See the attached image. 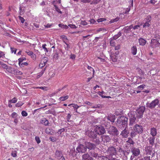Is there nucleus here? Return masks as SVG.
I'll return each instance as SVG.
<instances>
[{"label": "nucleus", "mask_w": 160, "mask_h": 160, "mask_svg": "<svg viewBox=\"0 0 160 160\" xmlns=\"http://www.w3.org/2000/svg\"><path fill=\"white\" fill-rule=\"evenodd\" d=\"M128 118L124 116L119 117L117 120V126L120 129L127 128L128 126Z\"/></svg>", "instance_id": "1"}, {"label": "nucleus", "mask_w": 160, "mask_h": 160, "mask_svg": "<svg viewBox=\"0 0 160 160\" xmlns=\"http://www.w3.org/2000/svg\"><path fill=\"white\" fill-rule=\"evenodd\" d=\"M106 152L108 154V160L112 158L113 157V156L115 155L117 153V151L116 148L113 146L108 148Z\"/></svg>", "instance_id": "2"}, {"label": "nucleus", "mask_w": 160, "mask_h": 160, "mask_svg": "<svg viewBox=\"0 0 160 160\" xmlns=\"http://www.w3.org/2000/svg\"><path fill=\"white\" fill-rule=\"evenodd\" d=\"M145 109V108L144 106H142L139 108L137 110L136 113L137 117L139 118H142Z\"/></svg>", "instance_id": "3"}, {"label": "nucleus", "mask_w": 160, "mask_h": 160, "mask_svg": "<svg viewBox=\"0 0 160 160\" xmlns=\"http://www.w3.org/2000/svg\"><path fill=\"white\" fill-rule=\"evenodd\" d=\"M95 132L98 134L102 135L105 133L106 131L104 128L102 126H96L94 129Z\"/></svg>", "instance_id": "4"}, {"label": "nucleus", "mask_w": 160, "mask_h": 160, "mask_svg": "<svg viewBox=\"0 0 160 160\" xmlns=\"http://www.w3.org/2000/svg\"><path fill=\"white\" fill-rule=\"evenodd\" d=\"M159 102V101L158 99H155L152 101L150 103H147L146 105L147 107L150 108H153L158 104Z\"/></svg>", "instance_id": "5"}, {"label": "nucleus", "mask_w": 160, "mask_h": 160, "mask_svg": "<svg viewBox=\"0 0 160 160\" xmlns=\"http://www.w3.org/2000/svg\"><path fill=\"white\" fill-rule=\"evenodd\" d=\"M152 17L149 15L147 16L144 20L145 22L143 23V28H146L149 27L151 25L150 21L151 20Z\"/></svg>", "instance_id": "6"}, {"label": "nucleus", "mask_w": 160, "mask_h": 160, "mask_svg": "<svg viewBox=\"0 0 160 160\" xmlns=\"http://www.w3.org/2000/svg\"><path fill=\"white\" fill-rule=\"evenodd\" d=\"M108 132L110 134H115L116 135H118L119 133L117 128L113 126L110 127Z\"/></svg>", "instance_id": "7"}, {"label": "nucleus", "mask_w": 160, "mask_h": 160, "mask_svg": "<svg viewBox=\"0 0 160 160\" xmlns=\"http://www.w3.org/2000/svg\"><path fill=\"white\" fill-rule=\"evenodd\" d=\"M87 149L85 145L80 144L76 148V150L78 152L85 153L87 151Z\"/></svg>", "instance_id": "8"}, {"label": "nucleus", "mask_w": 160, "mask_h": 160, "mask_svg": "<svg viewBox=\"0 0 160 160\" xmlns=\"http://www.w3.org/2000/svg\"><path fill=\"white\" fill-rule=\"evenodd\" d=\"M134 130L138 133H142L143 130L142 127L138 124H136L133 127Z\"/></svg>", "instance_id": "9"}, {"label": "nucleus", "mask_w": 160, "mask_h": 160, "mask_svg": "<svg viewBox=\"0 0 160 160\" xmlns=\"http://www.w3.org/2000/svg\"><path fill=\"white\" fill-rule=\"evenodd\" d=\"M127 128L124 127V128L121 129L122 131L120 133V135L122 136L123 138H126L128 136L129 133L128 130Z\"/></svg>", "instance_id": "10"}, {"label": "nucleus", "mask_w": 160, "mask_h": 160, "mask_svg": "<svg viewBox=\"0 0 160 160\" xmlns=\"http://www.w3.org/2000/svg\"><path fill=\"white\" fill-rule=\"evenodd\" d=\"M55 158L58 160H65V158L62 156V152L58 150L55 152Z\"/></svg>", "instance_id": "11"}, {"label": "nucleus", "mask_w": 160, "mask_h": 160, "mask_svg": "<svg viewBox=\"0 0 160 160\" xmlns=\"http://www.w3.org/2000/svg\"><path fill=\"white\" fill-rule=\"evenodd\" d=\"M85 133L88 137L93 138H96L97 136L95 132L91 130H89L86 131Z\"/></svg>", "instance_id": "12"}, {"label": "nucleus", "mask_w": 160, "mask_h": 160, "mask_svg": "<svg viewBox=\"0 0 160 160\" xmlns=\"http://www.w3.org/2000/svg\"><path fill=\"white\" fill-rule=\"evenodd\" d=\"M84 143L87 149L88 148L90 150L94 149L96 146L95 144L90 142H86Z\"/></svg>", "instance_id": "13"}, {"label": "nucleus", "mask_w": 160, "mask_h": 160, "mask_svg": "<svg viewBox=\"0 0 160 160\" xmlns=\"http://www.w3.org/2000/svg\"><path fill=\"white\" fill-rule=\"evenodd\" d=\"M160 44V43L157 40L152 39L151 40V46L153 48L159 47Z\"/></svg>", "instance_id": "14"}, {"label": "nucleus", "mask_w": 160, "mask_h": 160, "mask_svg": "<svg viewBox=\"0 0 160 160\" xmlns=\"http://www.w3.org/2000/svg\"><path fill=\"white\" fill-rule=\"evenodd\" d=\"M131 150L132 155L135 156H137L140 154V150L138 148L133 147L131 148Z\"/></svg>", "instance_id": "15"}, {"label": "nucleus", "mask_w": 160, "mask_h": 160, "mask_svg": "<svg viewBox=\"0 0 160 160\" xmlns=\"http://www.w3.org/2000/svg\"><path fill=\"white\" fill-rule=\"evenodd\" d=\"M102 142L103 143H107L110 141V137L106 135H102L101 136Z\"/></svg>", "instance_id": "16"}, {"label": "nucleus", "mask_w": 160, "mask_h": 160, "mask_svg": "<svg viewBox=\"0 0 160 160\" xmlns=\"http://www.w3.org/2000/svg\"><path fill=\"white\" fill-rule=\"evenodd\" d=\"M82 160H92V158L88 154H85L82 156Z\"/></svg>", "instance_id": "17"}, {"label": "nucleus", "mask_w": 160, "mask_h": 160, "mask_svg": "<svg viewBox=\"0 0 160 160\" xmlns=\"http://www.w3.org/2000/svg\"><path fill=\"white\" fill-rule=\"evenodd\" d=\"M150 134L152 137H154L157 134V129L154 128H152L150 130Z\"/></svg>", "instance_id": "18"}, {"label": "nucleus", "mask_w": 160, "mask_h": 160, "mask_svg": "<svg viewBox=\"0 0 160 160\" xmlns=\"http://www.w3.org/2000/svg\"><path fill=\"white\" fill-rule=\"evenodd\" d=\"M107 118L111 122H114L115 120V116L112 114H109Z\"/></svg>", "instance_id": "19"}, {"label": "nucleus", "mask_w": 160, "mask_h": 160, "mask_svg": "<svg viewBox=\"0 0 160 160\" xmlns=\"http://www.w3.org/2000/svg\"><path fill=\"white\" fill-rule=\"evenodd\" d=\"M132 28L133 26L132 25H131L129 26L125 27L123 28L124 32L127 33H129V31Z\"/></svg>", "instance_id": "20"}, {"label": "nucleus", "mask_w": 160, "mask_h": 160, "mask_svg": "<svg viewBox=\"0 0 160 160\" xmlns=\"http://www.w3.org/2000/svg\"><path fill=\"white\" fill-rule=\"evenodd\" d=\"M155 138L153 137H150L148 139L149 141V144L152 146L154 145Z\"/></svg>", "instance_id": "21"}, {"label": "nucleus", "mask_w": 160, "mask_h": 160, "mask_svg": "<svg viewBox=\"0 0 160 160\" xmlns=\"http://www.w3.org/2000/svg\"><path fill=\"white\" fill-rule=\"evenodd\" d=\"M139 45L141 46H144L146 43L147 41L141 38L138 39Z\"/></svg>", "instance_id": "22"}, {"label": "nucleus", "mask_w": 160, "mask_h": 160, "mask_svg": "<svg viewBox=\"0 0 160 160\" xmlns=\"http://www.w3.org/2000/svg\"><path fill=\"white\" fill-rule=\"evenodd\" d=\"M131 52L132 54L135 55L137 52V48L136 46H133L131 48Z\"/></svg>", "instance_id": "23"}, {"label": "nucleus", "mask_w": 160, "mask_h": 160, "mask_svg": "<svg viewBox=\"0 0 160 160\" xmlns=\"http://www.w3.org/2000/svg\"><path fill=\"white\" fill-rule=\"evenodd\" d=\"M41 123L45 126H47L48 124V120L46 119L45 118H43L41 120Z\"/></svg>", "instance_id": "24"}, {"label": "nucleus", "mask_w": 160, "mask_h": 160, "mask_svg": "<svg viewBox=\"0 0 160 160\" xmlns=\"http://www.w3.org/2000/svg\"><path fill=\"white\" fill-rule=\"evenodd\" d=\"M43 61H41V62L39 65V67L41 68H42L45 65L46 63H47V60H44V59H43Z\"/></svg>", "instance_id": "25"}, {"label": "nucleus", "mask_w": 160, "mask_h": 160, "mask_svg": "<svg viewBox=\"0 0 160 160\" xmlns=\"http://www.w3.org/2000/svg\"><path fill=\"white\" fill-rule=\"evenodd\" d=\"M90 153L92 156L94 158H97L99 157V155L98 153H97L95 152H90Z\"/></svg>", "instance_id": "26"}, {"label": "nucleus", "mask_w": 160, "mask_h": 160, "mask_svg": "<svg viewBox=\"0 0 160 160\" xmlns=\"http://www.w3.org/2000/svg\"><path fill=\"white\" fill-rule=\"evenodd\" d=\"M135 113L134 112H131L129 113L128 114V115L130 118H132L134 117V118H136V117H137L136 115H135Z\"/></svg>", "instance_id": "27"}, {"label": "nucleus", "mask_w": 160, "mask_h": 160, "mask_svg": "<svg viewBox=\"0 0 160 160\" xmlns=\"http://www.w3.org/2000/svg\"><path fill=\"white\" fill-rule=\"evenodd\" d=\"M106 119V118H104V120L102 121V124H103L105 127H107L110 125V123L107 122H105Z\"/></svg>", "instance_id": "28"}, {"label": "nucleus", "mask_w": 160, "mask_h": 160, "mask_svg": "<svg viewBox=\"0 0 160 160\" xmlns=\"http://www.w3.org/2000/svg\"><path fill=\"white\" fill-rule=\"evenodd\" d=\"M135 118H134V117H133L132 118L131 117V118H130V122L129 123V125H132L133 124L134 122H135Z\"/></svg>", "instance_id": "29"}, {"label": "nucleus", "mask_w": 160, "mask_h": 160, "mask_svg": "<svg viewBox=\"0 0 160 160\" xmlns=\"http://www.w3.org/2000/svg\"><path fill=\"white\" fill-rule=\"evenodd\" d=\"M121 33L120 32H119L118 33L115 35L113 37V40H116L121 35Z\"/></svg>", "instance_id": "30"}, {"label": "nucleus", "mask_w": 160, "mask_h": 160, "mask_svg": "<svg viewBox=\"0 0 160 160\" xmlns=\"http://www.w3.org/2000/svg\"><path fill=\"white\" fill-rule=\"evenodd\" d=\"M119 19V18L117 17L114 19H111L109 22L110 23H114L118 21Z\"/></svg>", "instance_id": "31"}, {"label": "nucleus", "mask_w": 160, "mask_h": 160, "mask_svg": "<svg viewBox=\"0 0 160 160\" xmlns=\"http://www.w3.org/2000/svg\"><path fill=\"white\" fill-rule=\"evenodd\" d=\"M70 105H71L72 107L75 110H76V112H77V109L79 107V106H78L77 104H70L68 105L69 106H70Z\"/></svg>", "instance_id": "32"}, {"label": "nucleus", "mask_w": 160, "mask_h": 160, "mask_svg": "<svg viewBox=\"0 0 160 160\" xmlns=\"http://www.w3.org/2000/svg\"><path fill=\"white\" fill-rule=\"evenodd\" d=\"M107 30L106 28H99L97 30V31L98 32L102 31L103 32H105Z\"/></svg>", "instance_id": "33"}, {"label": "nucleus", "mask_w": 160, "mask_h": 160, "mask_svg": "<svg viewBox=\"0 0 160 160\" xmlns=\"http://www.w3.org/2000/svg\"><path fill=\"white\" fill-rule=\"evenodd\" d=\"M126 142L131 145H132L135 143V142L130 138H129L128 140L126 141Z\"/></svg>", "instance_id": "34"}, {"label": "nucleus", "mask_w": 160, "mask_h": 160, "mask_svg": "<svg viewBox=\"0 0 160 160\" xmlns=\"http://www.w3.org/2000/svg\"><path fill=\"white\" fill-rule=\"evenodd\" d=\"M68 96L61 97L59 98V99L61 101H64L68 99Z\"/></svg>", "instance_id": "35"}, {"label": "nucleus", "mask_w": 160, "mask_h": 160, "mask_svg": "<svg viewBox=\"0 0 160 160\" xmlns=\"http://www.w3.org/2000/svg\"><path fill=\"white\" fill-rule=\"evenodd\" d=\"M98 93L100 96H101L102 98H111L110 96H106L103 95L102 93L100 92H98Z\"/></svg>", "instance_id": "36"}, {"label": "nucleus", "mask_w": 160, "mask_h": 160, "mask_svg": "<svg viewBox=\"0 0 160 160\" xmlns=\"http://www.w3.org/2000/svg\"><path fill=\"white\" fill-rule=\"evenodd\" d=\"M54 6L55 7V8L56 11L60 13H62V12L60 11V9L58 8V7L55 4H54Z\"/></svg>", "instance_id": "37"}, {"label": "nucleus", "mask_w": 160, "mask_h": 160, "mask_svg": "<svg viewBox=\"0 0 160 160\" xmlns=\"http://www.w3.org/2000/svg\"><path fill=\"white\" fill-rule=\"evenodd\" d=\"M45 132H46L48 134H52L53 133V132L51 131L50 129L48 128L46 129Z\"/></svg>", "instance_id": "38"}, {"label": "nucleus", "mask_w": 160, "mask_h": 160, "mask_svg": "<svg viewBox=\"0 0 160 160\" xmlns=\"http://www.w3.org/2000/svg\"><path fill=\"white\" fill-rule=\"evenodd\" d=\"M47 45L46 44H43L42 45V48L44 50V51L45 52H48V50L47 48L46 47Z\"/></svg>", "instance_id": "39"}, {"label": "nucleus", "mask_w": 160, "mask_h": 160, "mask_svg": "<svg viewBox=\"0 0 160 160\" xmlns=\"http://www.w3.org/2000/svg\"><path fill=\"white\" fill-rule=\"evenodd\" d=\"M46 69V67L45 68L43 69H42V71L39 73V74L38 76V77H39L42 75L44 73Z\"/></svg>", "instance_id": "40"}, {"label": "nucleus", "mask_w": 160, "mask_h": 160, "mask_svg": "<svg viewBox=\"0 0 160 160\" xmlns=\"http://www.w3.org/2000/svg\"><path fill=\"white\" fill-rule=\"evenodd\" d=\"M137 133L135 132L134 131L130 133L131 137L132 138H133L135 137Z\"/></svg>", "instance_id": "41"}, {"label": "nucleus", "mask_w": 160, "mask_h": 160, "mask_svg": "<svg viewBox=\"0 0 160 160\" xmlns=\"http://www.w3.org/2000/svg\"><path fill=\"white\" fill-rule=\"evenodd\" d=\"M23 104V103L22 102H19L16 104V106L17 107H19L21 106Z\"/></svg>", "instance_id": "42"}, {"label": "nucleus", "mask_w": 160, "mask_h": 160, "mask_svg": "<svg viewBox=\"0 0 160 160\" xmlns=\"http://www.w3.org/2000/svg\"><path fill=\"white\" fill-rule=\"evenodd\" d=\"M17 101V99L14 98L12 99L9 100V102L12 103H15Z\"/></svg>", "instance_id": "43"}, {"label": "nucleus", "mask_w": 160, "mask_h": 160, "mask_svg": "<svg viewBox=\"0 0 160 160\" xmlns=\"http://www.w3.org/2000/svg\"><path fill=\"white\" fill-rule=\"evenodd\" d=\"M111 58L112 59V60L113 62H116L117 61V59L116 58V57L115 55H112L111 56Z\"/></svg>", "instance_id": "44"}, {"label": "nucleus", "mask_w": 160, "mask_h": 160, "mask_svg": "<svg viewBox=\"0 0 160 160\" xmlns=\"http://www.w3.org/2000/svg\"><path fill=\"white\" fill-rule=\"evenodd\" d=\"M25 59V58H20L18 59L19 64L20 66H21V63L22 62L23 60Z\"/></svg>", "instance_id": "45"}, {"label": "nucleus", "mask_w": 160, "mask_h": 160, "mask_svg": "<svg viewBox=\"0 0 160 160\" xmlns=\"http://www.w3.org/2000/svg\"><path fill=\"white\" fill-rule=\"evenodd\" d=\"M81 25H86L88 24V23L85 21L81 20L80 22Z\"/></svg>", "instance_id": "46"}, {"label": "nucleus", "mask_w": 160, "mask_h": 160, "mask_svg": "<svg viewBox=\"0 0 160 160\" xmlns=\"http://www.w3.org/2000/svg\"><path fill=\"white\" fill-rule=\"evenodd\" d=\"M95 140H94V142H95L96 145H98L100 143V141L99 138H95Z\"/></svg>", "instance_id": "47"}, {"label": "nucleus", "mask_w": 160, "mask_h": 160, "mask_svg": "<svg viewBox=\"0 0 160 160\" xmlns=\"http://www.w3.org/2000/svg\"><path fill=\"white\" fill-rule=\"evenodd\" d=\"M49 139L52 142H54L56 141L57 138H56L53 137H50L49 138Z\"/></svg>", "instance_id": "48"}, {"label": "nucleus", "mask_w": 160, "mask_h": 160, "mask_svg": "<svg viewBox=\"0 0 160 160\" xmlns=\"http://www.w3.org/2000/svg\"><path fill=\"white\" fill-rule=\"evenodd\" d=\"M1 65V67L4 69H7L8 68V66L6 64L2 63Z\"/></svg>", "instance_id": "49"}, {"label": "nucleus", "mask_w": 160, "mask_h": 160, "mask_svg": "<svg viewBox=\"0 0 160 160\" xmlns=\"http://www.w3.org/2000/svg\"><path fill=\"white\" fill-rule=\"evenodd\" d=\"M21 114L23 116L26 117L28 115L27 113L25 111H22Z\"/></svg>", "instance_id": "50"}, {"label": "nucleus", "mask_w": 160, "mask_h": 160, "mask_svg": "<svg viewBox=\"0 0 160 160\" xmlns=\"http://www.w3.org/2000/svg\"><path fill=\"white\" fill-rule=\"evenodd\" d=\"M106 20V19L105 18H100L98 19L97 20V21L98 22H101L102 21H105Z\"/></svg>", "instance_id": "51"}, {"label": "nucleus", "mask_w": 160, "mask_h": 160, "mask_svg": "<svg viewBox=\"0 0 160 160\" xmlns=\"http://www.w3.org/2000/svg\"><path fill=\"white\" fill-rule=\"evenodd\" d=\"M145 85L144 84H142L139 86H138L137 88L138 89L142 90L145 87Z\"/></svg>", "instance_id": "52"}, {"label": "nucleus", "mask_w": 160, "mask_h": 160, "mask_svg": "<svg viewBox=\"0 0 160 160\" xmlns=\"http://www.w3.org/2000/svg\"><path fill=\"white\" fill-rule=\"evenodd\" d=\"M150 156L146 157L143 158H142L140 160H151L150 159Z\"/></svg>", "instance_id": "53"}, {"label": "nucleus", "mask_w": 160, "mask_h": 160, "mask_svg": "<svg viewBox=\"0 0 160 160\" xmlns=\"http://www.w3.org/2000/svg\"><path fill=\"white\" fill-rule=\"evenodd\" d=\"M35 139L38 144H39L40 142L41 141L39 138L38 137H36L35 138Z\"/></svg>", "instance_id": "54"}, {"label": "nucleus", "mask_w": 160, "mask_h": 160, "mask_svg": "<svg viewBox=\"0 0 160 160\" xmlns=\"http://www.w3.org/2000/svg\"><path fill=\"white\" fill-rule=\"evenodd\" d=\"M110 44L111 46H114L115 45V43L113 41V39H111L110 41Z\"/></svg>", "instance_id": "55"}, {"label": "nucleus", "mask_w": 160, "mask_h": 160, "mask_svg": "<svg viewBox=\"0 0 160 160\" xmlns=\"http://www.w3.org/2000/svg\"><path fill=\"white\" fill-rule=\"evenodd\" d=\"M101 0H93L92 1V3L94 4H97Z\"/></svg>", "instance_id": "56"}, {"label": "nucleus", "mask_w": 160, "mask_h": 160, "mask_svg": "<svg viewBox=\"0 0 160 160\" xmlns=\"http://www.w3.org/2000/svg\"><path fill=\"white\" fill-rule=\"evenodd\" d=\"M89 21L90 22L91 24H93L96 22L95 20L94 19H91Z\"/></svg>", "instance_id": "57"}, {"label": "nucleus", "mask_w": 160, "mask_h": 160, "mask_svg": "<svg viewBox=\"0 0 160 160\" xmlns=\"http://www.w3.org/2000/svg\"><path fill=\"white\" fill-rule=\"evenodd\" d=\"M11 49L12 53L14 52V53H16L17 50L15 48H11Z\"/></svg>", "instance_id": "58"}, {"label": "nucleus", "mask_w": 160, "mask_h": 160, "mask_svg": "<svg viewBox=\"0 0 160 160\" xmlns=\"http://www.w3.org/2000/svg\"><path fill=\"white\" fill-rule=\"evenodd\" d=\"M19 19L21 21V22L22 23H23L24 22L25 20L21 16H19Z\"/></svg>", "instance_id": "59"}, {"label": "nucleus", "mask_w": 160, "mask_h": 160, "mask_svg": "<svg viewBox=\"0 0 160 160\" xmlns=\"http://www.w3.org/2000/svg\"><path fill=\"white\" fill-rule=\"evenodd\" d=\"M26 52L28 54V55L31 56L33 55V53L31 51H26Z\"/></svg>", "instance_id": "60"}, {"label": "nucleus", "mask_w": 160, "mask_h": 160, "mask_svg": "<svg viewBox=\"0 0 160 160\" xmlns=\"http://www.w3.org/2000/svg\"><path fill=\"white\" fill-rule=\"evenodd\" d=\"M5 55V53L4 52H2L1 51H0V58L4 56Z\"/></svg>", "instance_id": "61"}, {"label": "nucleus", "mask_w": 160, "mask_h": 160, "mask_svg": "<svg viewBox=\"0 0 160 160\" xmlns=\"http://www.w3.org/2000/svg\"><path fill=\"white\" fill-rule=\"evenodd\" d=\"M12 116L13 118H16L17 116V115L16 113L14 112L12 114Z\"/></svg>", "instance_id": "62"}, {"label": "nucleus", "mask_w": 160, "mask_h": 160, "mask_svg": "<svg viewBox=\"0 0 160 160\" xmlns=\"http://www.w3.org/2000/svg\"><path fill=\"white\" fill-rule=\"evenodd\" d=\"M76 56L74 54H71L70 58L72 59H74L75 58Z\"/></svg>", "instance_id": "63"}, {"label": "nucleus", "mask_w": 160, "mask_h": 160, "mask_svg": "<svg viewBox=\"0 0 160 160\" xmlns=\"http://www.w3.org/2000/svg\"><path fill=\"white\" fill-rule=\"evenodd\" d=\"M11 155L13 157H15L17 156L16 155V152H12L11 153Z\"/></svg>", "instance_id": "64"}]
</instances>
